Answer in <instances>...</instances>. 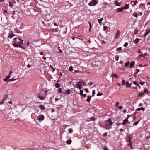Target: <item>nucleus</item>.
Here are the masks:
<instances>
[{
  "label": "nucleus",
  "mask_w": 150,
  "mask_h": 150,
  "mask_svg": "<svg viewBox=\"0 0 150 150\" xmlns=\"http://www.w3.org/2000/svg\"><path fill=\"white\" fill-rule=\"evenodd\" d=\"M86 85V82L83 80H81L78 82L76 84L74 85V87H76L78 88L81 90L82 88V85L85 86Z\"/></svg>",
  "instance_id": "nucleus-1"
},
{
  "label": "nucleus",
  "mask_w": 150,
  "mask_h": 150,
  "mask_svg": "<svg viewBox=\"0 0 150 150\" xmlns=\"http://www.w3.org/2000/svg\"><path fill=\"white\" fill-rule=\"evenodd\" d=\"M113 122L111 121V120L110 119L105 122V128L107 129H110L111 128V125Z\"/></svg>",
  "instance_id": "nucleus-2"
},
{
  "label": "nucleus",
  "mask_w": 150,
  "mask_h": 150,
  "mask_svg": "<svg viewBox=\"0 0 150 150\" xmlns=\"http://www.w3.org/2000/svg\"><path fill=\"white\" fill-rule=\"evenodd\" d=\"M98 3V1L97 0H92L89 3L88 5L90 6H94Z\"/></svg>",
  "instance_id": "nucleus-3"
},
{
  "label": "nucleus",
  "mask_w": 150,
  "mask_h": 150,
  "mask_svg": "<svg viewBox=\"0 0 150 150\" xmlns=\"http://www.w3.org/2000/svg\"><path fill=\"white\" fill-rule=\"evenodd\" d=\"M128 139L129 140L128 141V146H130L131 149H133L134 148L132 146V142L131 141V137H129Z\"/></svg>",
  "instance_id": "nucleus-4"
},
{
  "label": "nucleus",
  "mask_w": 150,
  "mask_h": 150,
  "mask_svg": "<svg viewBox=\"0 0 150 150\" xmlns=\"http://www.w3.org/2000/svg\"><path fill=\"white\" fill-rule=\"evenodd\" d=\"M22 44V43L21 42V43H20L19 45H17L16 44H13V45L16 47H20L23 49H25L24 47L21 46Z\"/></svg>",
  "instance_id": "nucleus-5"
},
{
  "label": "nucleus",
  "mask_w": 150,
  "mask_h": 150,
  "mask_svg": "<svg viewBox=\"0 0 150 150\" xmlns=\"http://www.w3.org/2000/svg\"><path fill=\"white\" fill-rule=\"evenodd\" d=\"M38 118L39 120L42 121L44 120V116L43 115L40 114L39 115Z\"/></svg>",
  "instance_id": "nucleus-6"
},
{
  "label": "nucleus",
  "mask_w": 150,
  "mask_h": 150,
  "mask_svg": "<svg viewBox=\"0 0 150 150\" xmlns=\"http://www.w3.org/2000/svg\"><path fill=\"white\" fill-rule=\"evenodd\" d=\"M23 40H21L20 38H18V41L17 42H15L13 44H16L17 45H19L20 43H21V42H22V44H23Z\"/></svg>",
  "instance_id": "nucleus-7"
},
{
  "label": "nucleus",
  "mask_w": 150,
  "mask_h": 150,
  "mask_svg": "<svg viewBox=\"0 0 150 150\" xmlns=\"http://www.w3.org/2000/svg\"><path fill=\"white\" fill-rule=\"evenodd\" d=\"M120 33V30H117V33L115 34V38L117 39Z\"/></svg>",
  "instance_id": "nucleus-8"
},
{
  "label": "nucleus",
  "mask_w": 150,
  "mask_h": 150,
  "mask_svg": "<svg viewBox=\"0 0 150 150\" xmlns=\"http://www.w3.org/2000/svg\"><path fill=\"white\" fill-rule=\"evenodd\" d=\"M149 33H150V28L146 30V32L144 35V37H146L148 34Z\"/></svg>",
  "instance_id": "nucleus-9"
},
{
  "label": "nucleus",
  "mask_w": 150,
  "mask_h": 150,
  "mask_svg": "<svg viewBox=\"0 0 150 150\" xmlns=\"http://www.w3.org/2000/svg\"><path fill=\"white\" fill-rule=\"evenodd\" d=\"M135 64V62L134 61H132L130 64V65L129 67V68H133Z\"/></svg>",
  "instance_id": "nucleus-10"
},
{
  "label": "nucleus",
  "mask_w": 150,
  "mask_h": 150,
  "mask_svg": "<svg viewBox=\"0 0 150 150\" xmlns=\"http://www.w3.org/2000/svg\"><path fill=\"white\" fill-rule=\"evenodd\" d=\"M115 4L117 6H120L121 5V2H119L115 0L114 2Z\"/></svg>",
  "instance_id": "nucleus-11"
},
{
  "label": "nucleus",
  "mask_w": 150,
  "mask_h": 150,
  "mask_svg": "<svg viewBox=\"0 0 150 150\" xmlns=\"http://www.w3.org/2000/svg\"><path fill=\"white\" fill-rule=\"evenodd\" d=\"M38 97L41 100H42L45 98V97L43 96H41L40 94H39L38 95Z\"/></svg>",
  "instance_id": "nucleus-12"
},
{
  "label": "nucleus",
  "mask_w": 150,
  "mask_h": 150,
  "mask_svg": "<svg viewBox=\"0 0 150 150\" xmlns=\"http://www.w3.org/2000/svg\"><path fill=\"white\" fill-rule=\"evenodd\" d=\"M124 9L123 7H122L121 8H117V11L118 12H121Z\"/></svg>",
  "instance_id": "nucleus-13"
},
{
  "label": "nucleus",
  "mask_w": 150,
  "mask_h": 150,
  "mask_svg": "<svg viewBox=\"0 0 150 150\" xmlns=\"http://www.w3.org/2000/svg\"><path fill=\"white\" fill-rule=\"evenodd\" d=\"M126 87L127 88H129L131 87V84L129 83L128 81H127L126 82Z\"/></svg>",
  "instance_id": "nucleus-14"
},
{
  "label": "nucleus",
  "mask_w": 150,
  "mask_h": 150,
  "mask_svg": "<svg viewBox=\"0 0 150 150\" xmlns=\"http://www.w3.org/2000/svg\"><path fill=\"white\" fill-rule=\"evenodd\" d=\"M145 110V109L143 107H140L139 108L137 109L136 110L137 111H139V110H142L144 111Z\"/></svg>",
  "instance_id": "nucleus-15"
},
{
  "label": "nucleus",
  "mask_w": 150,
  "mask_h": 150,
  "mask_svg": "<svg viewBox=\"0 0 150 150\" xmlns=\"http://www.w3.org/2000/svg\"><path fill=\"white\" fill-rule=\"evenodd\" d=\"M18 79L17 78H16V79H14V78L11 79H10L9 80H8V81H7V82H10V81H15V80H16V79Z\"/></svg>",
  "instance_id": "nucleus-16"
},
{
  "label": "nucleus",
  "mask_w": 150,
  "mask_h": 150,
  "mask_svg": "<svg viewBox=\"0 0 150 150\" xmlns=\"http://www.w3.org/2000/svg\"><path fill=\"white\" fill-rule=\"evenodd\" d=\"M15 35L14 34L11 33L9 34L8 38H11L13 37Z\"/></svg>",
  "instance_id": "nucleus-17"
},
{
  "label": "nucleus",
  "mask_w": 150,
  "mask_h": 150,
  "mask_svg": "<svg viewBox=\"0 0 150 150\" xmlns=\"http://www.w3.org/2000/svg\"><path fill=\"white\" fill-rule=\"evenodd\" d=\"M144 94V92H141L139 93L138 95V97H142L143 96Z\"/></svg>",
  "instance_id": "nucleus-18"
},
{
  "label": "nucleus",
  "mask_w": 150,
  "mask_h": 150,
  "mask_svg": "<svg viewBox=\"0 0 150 150\" xmlns=\"http://www.w3.org/2000/svg\"><path fill=\"white\" fill-rule=\"evenodd\" d=\"M129 7V4H126L124 7H123L124 9H128Z\"/></svg>",
  "instance_id": "nucleus-19"
},
{
  "label": "nucleus",
  "mask_w": 150,
  "mask_h": 150,
  "mask_svg": "<svg viewBox=\"0 0 150 150\" xmlns=\"http://www.w3.org/2000/svg\"><path fill=\"white\" fill-rule=\"evenodd\" d=\"M127 122H128V120H127V119H125L122 123V125H125Z\"/></svg>",
  "instance_id": "nucleus-20"
},
{
  "label": "nucleus",
  "mask_w": 150,
  "mask_h": 150,
  "mask_svg": "<svg viewBox=\"0 0 150 150\" xmlns=\"http://www.w3.org/2000/svg\"><path fill=\"white\" fill-rule=\"evenodd\" d=\"M70 90L69 89H68V90L65 91V93L66 94L68 95V94H69L70 93Z\"/></svg>",
  "instance_id": "nucleus-21"
},
{
  "label": "nucleus",
  "mask_w": 150,
  "mask_h": 150,
  "mask_svg": "<svg viewBox=\"0 0 150 150\" xmlns=\"http://www.w3.org/2000/svg\"><path fill=\"white\" fill-rule=\"evenodd\" d=\"M55 85L56 88H59L61 86V85L58 83H55Z\"/></svg>",
  "instance_id": "nucleus-22"
},
{
  "label": "nucleus",
  "mask_w": 150,
  "mask_h": 150,
  "mask_svg": "<svg viewBox=\"0 0 150 150\" xmlns=\"http://www.w3.org/2000/svg\"><path fill=\"white\" fill-rule=\"evenodd\" d=\"M138 32H139V30H138V29L137 28H135V29L134 32V34H137L138 33Z\"/></svg>",
  "instance_id": "nucleus-23"
},
{
  "label": "nucleus",
  "mask_w": 150,
  "mask_h": 150,
  "mask_svg": "<svg viewBox=\"0 0 150 150\" xmlns=\"http://www.w3.org/2000/svg\"><path fill=\"white\" fill-rule=\"evenodd\" d=\"M71 140L69 139L67 141L66 143L68 144H70L71 143Z\"/></svg>",
  "instance_id": "nucleus-24"
},
{
  "label": "nucleus",
  "mask_w": 150,
  "mask_h": 150,
  "mask_svg": "<svg viewBox=\"0 0 150 150\" xmlns=\"http://www.w3.org/2000/svg\"><path fill=\"white\" fill-rule=\"evenodd\" d=\"M139 41V39L138 38H137L135 40L134 43L135 44H136Z\"/></svg>",
  "instance_id": "nucleus-25"
},
{
  "label": "nucleus",
  "mask_w": 150,
  "mask_h": 150,
  "mask_svg": "<svg viewBox=\"0 0 150 150\" xmlns=\"http://www.w3.org/2000/svg\"><path fill=\"white\" fill-rule=\"evenodd\" d=\"M91 96H88V98L86 99V101L88 102H89L91 100Z\"/></svg>",
  "instance_id": "nucleus-26"
},
{
  "label": "nucleus",
  "mask_w": 150,
  "mask_h": 150,
  "mask_svg": "<svg viewBox=\"0 0 150 150\" xmlns=\"http://www.w3.org/2000/svg\"><path fill=\"white\" fill-rule=\"evenodd\" d=\"M103 20V18H101L100 19H98V21L99 22V23L100 24H101L102 23V21Z\"/></svg>",
  "instance_id": "nucleus-27"
},
{
  "label": "nucleus",
  "mask_w": 150,
  "mask_h": 150,
  "mask_svg": "<svg viewBox=\"0 0 150 150\" xmlns=\"http://www.w3.org/2000/svg\"><path fill=\"white\" fill-rule=\"evenodd\" d=\"M39 108L41 110H44L45 109L44 106L41 105H39Z\"/></svg>",
  "instance_id": "nucleus-28"
},
{
  "label": "nucleus",
  "mask_w": 150,
  "mask_h": 150,
  "mask_svg": "<svg viewBox=\"0 0 150 150\" xmlns=\"http://www.w3.org/2000/svg\"><path fill=\"white\" fill-rule=\"evenodd\" d=\"M112 75L113 76L116 78H118L119 77L116 74H113Z\"/></svg>",
  "instance_id": "nucleus-29"
},
{
  "label": "nucleus",
  "mask_w": 150,
  "mask_h": 150,
  "mask_svg": "<svg viewBox=\"0 0 150 150\" xmlns=\"http://www.w3.org/2000/svg\"><path fill=\"white\" fill-rule=\"evenodd\" d=\"M133 15L136 17H137L138 16V14L135 12H134L133 14Z\"/></svg>",
  "instance_id": "nucleus-30"
},
{
  "label": "nucleus",
  "mask_w": 150,
  "mask_h": 150,
  "mask_svg": "<svg viewBox=\"0 0 150 150\" xmlns=\"http://www.w3.org/2000/svg\"><path fill=\"white\" fill-rule=\"evenodd\" d=\"M134 4H132V5L133 6H135L136 4V3L138 2V1L137 0H136L134 1Z\"/></svg>",
  "instance_id": "nucleus-31"
},
{
  "label": "nucleus",
  "mask_w": 150,
  "mask_h": 150,
  "mask_svg": "<svg viewBox=\"0 0 150 150\" xmlns=\"http://www.w3.org/2000/svg\"><path fill=\"white\" fill-rule=\"evenodd\" d=\"M9 6L10 7H13L14 6V4H13L12 3H11L9 2Z\"/></svg>",
  "instance_id": "nucleus-32"
},
{
  "label": "nucleus",
  "mask_w": 150,
  "mask_h": 150,
  "mask_svg": "<svg viewBox=\"0 0 150 150\" xmlns=\"http://www.w3.org/2000/svg\"><path fill=\"white\" fill-rule=\"evenodd\" d=\"M129 64H130V62H127L125 64V66L126 67H127L129 65Z\"/></svg>",
  "instance_id": "nucleus-33"
},
{
  "label": "nucleus",
  "mask_w": 150,
  "mask_h": 150,
  "mask_svg": "<svg viewBox=\"0 0 150 150\" xmlns=\"http://www.w3.org/2000/svg\"><path fill=\"white\" fill-rule=\"evenodd\" d=\"M69 70L70 71H72L73 70L72 67L71 66H70L69 67Z\"/></svg>",
  "instance_id": "nucleus-34"
},
{
  "label": "nucleus",
  "mask_w": 150,
  "mask_h": 150,
  "mask_svg": "<svg viewBox=\"0 0 150 150\" xmlns=\"http://www.w3.org/2000/svg\"><path fill=\"white\" fill-rule=\"evenodd\" d=\"M115 58L116 60L118 61L119 60V56L118 55H117L115 57Z\"/></svg>",
  "instance_id": "nucleus-35"
},
{
  "label": "nucleus",
  "mask_w": 150,
  "mask_h": 150,
  "mask_svg": "<svg viewBox=\"0 0 150 150\" xmlns=\"http://www.w3.org/2000/svg\"><path fill=\"white\" fill-rule=\"evenodd\" d=\"M73 132V130L71 128H70L69 129V133H72Z\"/></svg>",
  "instance_id": "nucleus-36"
},
{
  "label": "nucleus",
  "mask_w": 150,
  "mask_h": 150,
  "mask_svg": "<svg viewBox=\"0 0 150 150\" xmlns=\"http://www.w3.org/2000/svg\"><path fill=\"white\" fill-rule=\"evenodd\" d=\"M144 93H148V90L146 88H145L144 89Z\"/></svg>",
  "instance_id": "nucleus-37"
},
{
  "label": "nucleus",
  "mask_w": 150,
  "mask_h": 150,
  "mask_svg": "<svg viewBox=\"0 0 150 150\" xmlns=\"http://www.w3.org/2000/svg\"><path fill=\"white\" fill-rule=\"evenodd\" d=\"M138 58H141L142 57H144V55L143 54H141L140 55L138 56Z\"/></svg>",
  "instance_id": "nucleus-38"
},
{
  "label": "nucleus",
  "mask_w": 150,
  "mask_h": 150,
  "mask_svg": "<svg viewBox=\"0 0 150 150\" xmlns=\"http://www.w3.org/2000/svg\"><path fill=\"white\" fill-rule=\"evenodd\" d=\"M136 72L135 73V75H136L138 73V72L140 71L138 69H136Z\"/></svg>",
  "instance_id": "nucleus-39"
},
{
  "label": "nucleus",
  "mask_w": 150,
  "mask_h": 150,
  "mask_svg": "<svg viewBox=\"0 0 150 150\" xmlns=\"http://www.w3.org/2000/svg\"><path fill=\"white\" fill-rule=\"evenodd\" d=\"M80 94L81 96H82V95L83 94V91L82 90H80Z\"/></svg>",
  "instance_id": "nucleus-40"
},
{
  "label": "nucleus",
  "mask_w": 150,
  "mask_h": 150,
  "mask_svg": "<svg viewBox=\"0 0 150 150\" xmlns=\"http://www.w3.org/2000/svg\"><path fill=\"white\" fill-rule=\"evenodd\" d=\"M122 83L123 85L125 84V83L126 84V83L125 82V80H123L122 81Z\"/></svg>",
  "instance_id": "nucleus-41"
},
{
  "label": "nucleus",
  "mask_w": 150,
  "mask_h": 150,
  "mask_svg": "<svg viewBox=\"0 0 150 150\" xmlns=\"http://www.w3.org/2000/svg\"><path fill=\"white\" fill-rule=\"evenodd\" d=\"M128 43L127 42H125L124 44V47H126L127 46H128Z\"/></svg>",
  "instance_id": "nucleus-42"
},
{
  "label": "nucleus",
  "mask_w": 150,
  "mask_h": 150,
  "mask_svg": "<svg viewBox=\"0 0 150 150\" xmlns=\"http://www.w3.org/2000/svg\"><path fill=\"white\" fill-rule=\"evenodd\" d=\"M58 91L59 93H60L62 92V90L61 88H59V89Z\"/></svg>",
  "instance_id": "nucleus-43"
},
{
  "label": "nucleus",
  "mask_w": 150,
  "mask_h": 150,
  "mask_svg": "<svg viewBox=\"0 0 150 150\" xmlns=\"http://www.w3.org/2000/svg\"><path fill=\"white\" fill-rule=\"evenodd\" d=\"M139 121H140V120H139V121H138L136 122H135L134 123V125H138V124L139 123Z\"/></svg>",
  "instance_id": "nucleus-44"
},
{
  "label": "nucleus",
  "mask_w": 150,
  "mask_h": 150,
  "mask_svg": "<svg viewBox=\"0 0 150 150\" xmlns=\"http://www.w3.org/2000/svg\"><path fill=\"white\" fill-rule=\"evenodd\" d=\"M92 95L93 96H94L95 94V90H93V91H92Z\"/></svg>",
  "instance_id": "nucleus-45"
},
{
  "label": "nucleus",
  "mask_w": 150,
  "mask_h": 150,
  "mask_svg": "<svg viewBox=\"0 0 150 150\" xmlns=\"http://www.w3.org/2000/svg\"><path fill=\"white\" fill-rule=\"evenodd\" d=\"M121 50H122V47H120L119 48H118L117 49V51H120Z\"/></svg>",
  "instance_id": "nucleus-46"
},
{
  "label": "nucleus",
  "mask_w": 150,
  "mask_h": 150,
  "mask_svg": "<svg viewBox=\"0 0 150 150\" xmlns=\"http://www.w3.org/2000/svg\"><path fill=\"white\" fill-rule=\"evenodd\" d=\"M102 95V94L101 93H98L97 94V96H101V95Z\"/></svg>",
  "instance_id": "nucleus-47"
},
{
  "label": "nucleus",
  "mask_w": 150,
  "mask_h": 150,
  "mask_svg": "<svg viewBox=\"0 0 150 150\" xmlns=\"http://www.w3.org/2000/svg\"><path fill=\"white\" fill-rule=\"evenodd\" d=\"M91 119L92 120H95V118L94 117H92L91 118Z\"/></svg>",
  "instance_id": "nucleus-48"
},
{
  "label": "nucleus",
  "mask_w": 150,
  "mask_h": 150,
  "mask_svg": "<svg viewBox=\"0 0 150 150\" xmlns=\"http://www.w3.org/2000/svg\"><path fill=\"white\" fill-rule=\"evenodd\" d=\"M13 40L14 41H16V42H17V41H18V38H17L16 37H15L14 39H13Z\"/></svg>",
  "instance_id": "nucleus-49"
},
{
  "label": "nucleus",
  "mask_w": 150,
  "mask_h": 150,
  "mask_svg": "<svg viewBox=\"0 0 150 150\" xmlns=\"http://www.w3.org/2000/svg\"><path fill=\"white\" fill-rule=\"evenodd\" d=\"M7 79H8L6 77V78L4 79L3 81H7H7H8L7 80Z\"/></svg>",
  "instance_id": "nucleus-50"
},
{
  "label": "nucleus",
  "mask_w": 150,
  "mask_h": 150,
  "mask_svg": "<svg viewBox=\"0 0 150 150\" xmlns=\"http://www.w3.org/2000/svg\"><path fill=\"white\" fill-rule=\"evenodd\" d=\"M119 103L118 102H117L116 103V104H115V106L116 107H117L118 106V105H119Z\"/></svg>",
  "instance_id": "nucleus-51"
},
{
  "label": "nucleus",
  "mask_w": 150,
  "mask_h": 150,
  "mask_svg": "<svg viewBox=\"0 0 150 150\" xmlns=\"http://www.w3.org/2000/svg\"><path fill=\"white\" fill-rule=\"evenodd\" d=\"M123 107L122 106H119V108H118L119 109H120V110H121L123 108Z\"/></svg>",
  "instance_id": "nucleus-52"
},
{
  "label": "nucleus",
  "mask_w": 150,
  "mask_h": 150,
  "mask_svg": "<svg viewBox=\"0 0 150 150\" xmlns=\"http://www.w3.org/2000/svg\"><path fill=\"white\" fill-rule=\"evenodd\" d=\"M145 83V82H140V84L141 85H143L144 83Z\"/></svg>",
  "instance_id": "nucleus-53"
},
{
  "label": "nucleus",
  "mask_w": 150,
  "mask_h": 150,
  "mask_svg": "<svg viewBox=\"0 0 150 150\" xmlns=\"http://www.w3.org/2000/svg\"><path fill=\"white\" fill-rule=\"evenodd\" d=\"M108 28V27L106 26H104L103 27V30H105Z\"/></svg>",
  "instance_id": "nucleus-54"
},
{
  "label": "nucleus",
  "mask_w": 150,
  "mask_h": 150,
  "mask_svg": "<svg viewBox=\"0 0 150 150\" xmlns=\"http://www.w3.org/2000/svg\"><path fill=\"white\" fill-rule=\"evenodd\" d=\"M10 75H8V76H6V77L8 79L10 78Z\"/></svg>",
  "instance_id": "nucleus-55"
},
{
  "label": "nucleus",
  "mask_w": 150,
  "mask_h": 150,
  "mask_svg": "<svg viewBox=\"0 0 150 150\" xmlns=\"http://www.w3.org/2000/svg\"><path fill=\"white\" fill-rule=\"evenodd\" d=\"M130 117V115H128L126 119H127V120H128V119Z\"/></svg>",
  "instance_id": "nucleus-56"
},
{
  "label": "nucleus",
  "mask_w": 150,
  "mask_h": 150,
  "mask_svg": "<svg viewBox=\"0 0 150 150\" xmlns=\"http://www.w3.org/2000/svg\"><path fill=\"white\" fill-rule=\"evenodd\" d=\"M107 133H104L103 134V136H104V137H105V136H106L107 135Z\"/></svg>",
  "instance_id": "nucleus-57"
},
{
  "label": "nucleus",
  "mask_w": 150,
  "mask_h": 150,
  "mask_svg": "<svg viewBox=\"0 0 150 150\" xmlns=\"http://www.w3.org/2000/svg\"><path fill=\"white\" fill-rule=\"evenodd\" d=\"M137 81H135L133 83H134V84L136 85L137 84Z\"/></svg>",
  "instance_id": "nucleus-58"
},
{
  "label": "nucleus",
  "mask_w": 150,
  "mask_h": 150,
  "mask_svg": "<svg viewBox=\"0 0 150 150\" xmlns=\"http://www.w3.org/2000/svg\"><path fill=\"white\" fill-rule=\"evenodd\" d=\"M138 53L139 54H140V53H141V51L139 49L138 50Z\"/></svg>",
  "instance_id": "nucleus-59"
},
{
  "label": "nucleus",
  "mask_w": 150,
  "mask_h": 150,
  "mask_svg": "<svg viewBox=\"0 0 150 150\" xmlns=\"http://www.w3.org/2000/svg\"><path fill=\"white\" fill-rule=\"evenodd\" d=\"M85 91L86 92V93H88V91H89V90L88 89H85Z\"/></svg>",
  "instance_id": "nucleus-60"
},
{
  "label": "nucleus",
  "mask_w": 150,
  "mask_h": 150,
  "mask_svg": "<svg viewBox=\"0 0 150 150\" xmlns=\"http://www.w3.org/2000/svg\"><path fill=\"white\" fill-rule=\"evenodd\" d=\"M42 59H44V60H45L46 59V57H42Z\"/></svg>",
  "instance_id": "nucleus-61"
},
{
  "label": "nucleus",
  "mask_w": 150,
  "mask_h": 150,
  "mask_svg": "<svg viewBox=\"0 0 150 150\" xmlns=\"http://www.w3.org/2000/svg\"><path fill=\"white\" fill-rule=\"evenodd\" d=\"M89 83L90 85L91 86V85H92L93 84V82H91Z\"/></svg>",
  "instance_id": "nucleus-62"
},
{
  "label": "nucleus",
  "mask_w": 150,
  "mask_h": 150,
  "mask_svg": "<svg viewBox=\"0 0 150 150\" xmlns=\"http://www.w3.org/2000/svg\"><path fill=\"white\" fill-rule=\"evenodd\" d=\"M76 38L75 37H72V39L73 40H75V39Z\"/></svg>",
  "instance_id": "nucleus-63"
},
{
  "label": "nucleus",
  "mask_w": 150,
  "mask_h": 150,
  "mask_svg": "<svg viewBox=\"0 0 150 150\" xmlns=\"http://www.w3.org/2000/svg\"><path fill=\"white\" fill-rule=\"evenodd\" d=\"M6 98L5 97H4L3 99V101H5L6 100Z\"/></svg>",
  "instance_id": "nucleus-64"
}]
</instances>
